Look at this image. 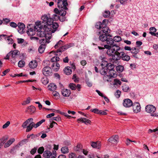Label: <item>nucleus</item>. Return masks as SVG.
<instances>
[{
	"mask_svg": "<svg viewBox=\"0 0 158 158\" xmlns=\"http://www.w3.org/2000/svg\"><path fill=\"white\" fill-rule=\"evenodd\" d=\"M107 55L111 56L113 60H118L121 58L124 61H128L130 59V56L126 55L119 46H114L112 49H109Z\"/></svg>",
	"mask_w": 158,
	"mask_h": 158,
	"instance_id": "f257e3e1",
	"label": "nucleus"
},
{
	"mask_svg": "<svg viewBox=\"0 0 158 158\" xmlns=\"http://www.w3.org/2000/svg\"><path fill=\"white\" fill-rule=\"evenodd\" d=\"M111 36H108L107 39L106 41V43L107 44H105L104 45V47H101L100 46L98 47V49L100 50H103L105 48L107 49L106 52L107 54V52L109 49H111L112 47L114 46H118L116 45L115 44H114V41L113 39L111 38Z\"/></svg>",
	"mask_w": 158,
	"mask_h": 158,
	"instance_id": "f03ea898",
	"label": "nucleus"
},
{
	"mask_svg": "<svg viewBox=\"0 0 158 158\" xmlns=\"http://www.w3.org/2000/svg\"><path fill=\"white\" fill-rule=\"evenodd\" d=\"M47 30V31H41V30L36 32L37 35L40 37H45V40L49 41L51 38V32L48 31V27L44 28V30Z\"/></svg>",
	"mask_w": 158,
	"mask_h": 158,
	"instance_id": "7ed1b4c3",
	"label": "nucleus"
},
{
	"mask_svg": "<svg viewBox=\"0 0 158 158\" xmlns=\"http://www.w3.org/2000/svg\"><path fill=\"white\" fill-rule=\"evenodd\" d=\"M33 123V119L32 118H30L23 123L22 127L23 128L27 127L26 131L29 132L34 127Z\"/></svg>",
	"mask_w": 158,
	"mask_h": 158,
	"instance_id": "20e7f679",
	"label": "nucleus"
},
{
	"mask_svg": "<svg viewBox=\"0 0 158 158\" xmlns=\"http://www.w3.org/2000/svg\"><path fill=\"white\" fill-rule=\"evenodd\" d=\"M74 46V43H71L66 44L64 46H62L59 48L57 50L56 52L57 53H61L65 50H67V49L73 47ZM60 53H59V54H56V55L57 56L60 55Z\"/></svg>",
	"mask_w": 158,
	"mask_h": 158,
	"instance_id": "39448f33",
	"label": "nucleus"
},
{
	"mask_svg": "<svg viewBox=\"0 0 158 158\" xmlns=\"http://www.w3.org/2000/svg\"><path fill=\"white\" fill-rule=\"evenodd\" d=\"M40 42L41 45L39 48V52L40 53H42L44 52V50L45 48V44L46 43H49L50 41H48L43 38L40 40Z\"/></svg>",
	"mask_w": 158,
	"mask_h": 158,
	"instance_id": "423d86ee",
	"label": "nucleus"
},
{
	"mask_svg": "<svg viewBox=\"0 0 158 158\" xmlns=\"http://www.w3.org/2000/svg\"><path fill=\"white\" fill-rule=\"evenodd\" d=\"M42 20L44 22L47 23L48 26H49L53 23V19L50 18L49 15H44L41 17Z\"/></svg>",
	"mask_w": 158,
	"mask_h": 158,
	"instance_id": "0eeeda50",
	"label": "nucleus"
},
{
	"mask_svg": "<svg viewBox=\"0 0 158 158\" xmlns=\"http://www.w3.org/2000/svg\"><path fill=\"white\" fill-rule=\"evenodd\" d=\"M99 72L101 74L103 75H106L108 73V70L105 64L102 63L99 67Z\"/></svg>",
	"mask_w": 158,
	"mask_h": 158,
	"instance_id": "6e6552de",
	"label": "nucleus"
},
{
	"mask_svg": "<svg viewBox=\"0 0 158 158\" xmlns=\"http://www.w3.org/2000/svg\"><path fill=\"white\" fill-rule=\"evenodd\" d=\"M57 6L59 8H64L66 10L68 9L67 6L68 5V3L67 0H63L60 2H57Z\"/></svg>",
	"mask_w": 158,
	"mask_h": 158,
	"instance_id": "1a4fd4ad",
	"label": "nucleus"
},
{
	"mask_svg": "<svg viewBox=\"0 0 158 158\" xmlns=\"http://www.w3.org/2000/svg\"><path fill=\"white\" fill-rule=\"evenodd\" d=\"M156 110V107L152 105H148L145 107V111L148 113L150 114L153 113Z\"/></svg>",
	"mask_w": 158,
	"mask_h": 158,
	"instance_id": "9d476101",
	"label": "nucleus"
},
{
	"mask_svg": "<svg viewBox=\"0 0 158 158\" xmlns=\"http://www.w3.org/2000/svg\"><path fill=\"white\" fill-rule=\"evenodd\" d=\"M52 70L50 67L46 66L43 69V73L45 76H50L52 73Z\"/></svg>",
	"mask_w": 158,
	"mask_h": 158,
	"instance_id": "9b49d317",
	"label": "nucleus"
},
{
	"mask_svg": "<svg viewBox=\"0 0 158 158\" xmlns=\"http://www.w3.org/2000/svg\"><path fill=\"white\" fill-rule=\"evenodd\" d=\"M132 105L133 110L135 113H137L140 111L141 107L139 103L135 102Z\"/></svg>",
	"mask_w": 158,
	"mask_h": 158,
	"instance_id": "f8f14e48",
	"label": "nucleus"
},
{
	"mask_svg": "<svg viewBox=\"0 0 158 158\" xmlns=\"http://www.w3.org/2000/svg\"><path fill=\"white\" fill-rule=\"evenodd\" d=\"M133 104L132 102L129 99H126L123 100V105L126 107H130Z\"/></svg>",
	"mask_w": 158,
	"mask_h": 158,
	"instance_id": "ddd939ff",
	"label": "nucleus"
},
{
	"mask_svg": "<svg viewBox=\"0 0 158 158\" xmlns=\"http://www.w3.org/2000/svg\"><path fill=\"white\" fill-rule=\"evenodd\" d=\"M17 26L18 27V30L19 33L20 34L23 33L25 28V25L23 23H18Z\"/></svg>",
	"mask_w": 158,
	"mask_h": 158,
	"instance_id": "4468645a",
	"label": "nucleus"
},
{
	"mask_svg": "<svg viewBox=\"0 0 158 158\" xmlns=\"http://www.w3.org/2000/svg\"><path fill=\"white\" fill-rule=\"evenodd\" d=\"M108 141L112 143L116 144L118 141V136L117 135L110 137Z\"/></svg>",
	"mask_w": 158,
	"mask_h": 158,
	"instance_id": "2eb2a0df",
	"label": "nucleus"
},
{
	"mask_svg": "<svg viewBox=\"0 0 158 158\" xmlns=\"http://www.w3.org/2000/svg\"><path fill=\"white\" fill-rule=\"evenodd\" d=\"M62 95L64 97H69L71 94L70 90L66 89H62L61 91Z\"/></svg>",
	"mask_w": 158,
	"mask_h": 158,
	"instance_id": "dca6fc26",
	"label": "nucleus"
},
{
	"mask_svg": "<svg viewBox=\"0 0 158 158\" xmlns=\"http://www.w3.org/2000/svg\"><path fill=\"white\" fill-rule=\"evenodd\" d=\"M38 65V62L35 60L31 61L29 64V65L30 68L34 69L36 68Z\"/></svg>",
	"mask_w": 158,
	"mask_h": 158,
	"instance_id": "f3484780",
	"label": "nucleus"
},
{
	"mask_svg": "<svg viewBox=\"0 0 158 158\" xmlns=\"http://www.w3.org/2000/svg\"><path fill=\"white\" fill-rule=\"evenodd\" d=\"M108 36H111V35H110L103 34L100 35L99 36V39L100 40L102 41H105L107 39Z\"/></svg>",
	"mask_w": 158,
	"mask_h": 158,
	"instance_id": "a211bd4d",
	"label": "nucleus"
},
{
	"mask_svg": "<svg viewBox=\"0 0 158 158\" xmlns=\"http://www.w3.org/2000/svg\"><path fill=\"white\" fill-rule=\"evenodd\" d=\"M101 145V143L99 142H92L91 143V146L93 148L98 149L100 148Z\"/></svg>",
	"mask_w": 158,
	"mask_h": 158,
	"instance_id": "6ab92c4d",
	"label": "nucleus"
},
{
	"mask_svg": "<svg viewBox=\"0 0 158 158\" xmlns=\"http://www.w3.org/2000/svg\"><path fill=\"white\" fill-rule=\"evenodd\" d=\"M102 29V31L104 33L106 34L110 35L109 33L110 32V30L109 27L106 26L105 23Z\"/></svg>",
	"mask_w": 158,
	"mask_h": 158,
	"instance_id": "aec40b11",
	"label": "nucleus"
},
{
	"mask_svg": "<svg viewBox=\"0 0 158 158\" xmlns=\"http://www.w3.org/2000/svg\"><path fill=\"white\" fill-rule=\"evenodd\" d=\"M108 70L109 75L107 74V77H116L117 74L116 73V71H115L113 69H111Z\"/></svg>",
	"mask_w": 158,
	"mask_h": 158,
	"instance_id": "412c9836",
	"label": "nucleus"
},
{
	"mask_svg": "<svg viewBox=\"0 0 158 158\" xmlns=\"http://www.w3.org/2000/svg\"><path fill=\"white\" fill-rule=\"evenodd\" d=\"M52 69L55 71H57L60 68V64L57 62L54 63L51 66Z\"/></svg>",
	"mask_w": 158,
	"mask_h": 158,
	"instance_id": "4be33fe9",
	"label": "nucleus"
},
{
	"mask_svg": "<svg viewBox=\"0 0 158 158\" xmlns=\"http://www.w3.org/2000/svg\"><path fill=\"white\" fill-rule=\"evenodd\" d=\"M15 141V139L12 138L10 139L4 145V147L6 148L10 146Z\"/></svg>",
	"mask_w": 158,
	"mask_h": 158,
	"instance_id": "5701e85b",
	"label": "nucleus"
},
{
	"mask_svg": "<svg viewBox=\"0 0 158 158\" xmlns=\"http://www.w3.org/2000/svg\"><path fill=\"white\" fill-rule=\"evenodd\" d=\"M48 88L51 91H54L56 89L57 87L55 84L52 83L49 85Z\"/></svg>",
	"mask_w": 158,
	"mask_h": 158,
	"instance_id": "b1692460",
	"label": "nucleus"
},
{
	"mask_svg": "<svg viewBox=\"0 0 158 158\" xmlns=\"http://www.w3.org/2000/svg\"><path fill=\"white\" fill-rule=\"evenodd\" d=\"M52 155L50 151L46 150L43 152V156L45 158H50Z\"/></svg>",
	"mask_w": 158,
	"mask_h": 158,
	"instance_id": "393cba45",
	"label": "nucleus"
},
{
	"mask_svg": "<svg viewBox=\"0 0 158 158\" xmlns=\"http://www.w3.org/2000/svg\"><path fill=\"white\" fill-rule=\"evenodd\" d=\"M35 110V108L34 106H31L27 107L26 111L31 114L34 112Z\"/></svg>",
	"mask_w": 158,
	"mask_h": 158,
	"instance_id": "a878e982",
	"label": "nucleus"
},
{
	"mask_svg": "<svg viewBox=\"0 0 158 158\" xmlns=\"http://www.w3.org/2000/svg\"><path fill=\"white\" fill-rule=\"evenodd\" d=\"M105 20H103L102 21V23L101 22H98L96 23L95 25V27L97 29H101L102 28L103 25H104Z\"/></svg>",
	"mask_w": 158,
	"mask_h": 158,
	"instance_id": "bb28decb",
	"label": "nucleus"
},
{
	"mask_svg": "<svg viewBox=\"0 0 158 158\" xmlns=\"http://www.w3.org/2000/svg\"><path fill=\"white\" fill-rule=\"evenodd\" d=\"M19 52V51L16 50L13 51H11L10 52V53L11 54H10L11 57L16 58L18 56Z\"/></svg>",
	"mask_w": 158,
	"mask_h": 158,
	"instance_id": "cd10ccee",
	"label": "nucleus"
},
{
	"mask_svg": "<svg viewBox=\"0 0 158 158\" xmlns=\"http://www.w3.org/2000/svg\"><path fill=\"white\" fill-rule=\"evenodd\" d=\"M58 24L57 23H53L49 26H51L52 27V28L54 29L53 30H52L51 32L54 33L56 30V29L58 27Z\"/></svg>",
	"mask_w": 158,
	"mask_h": 158,
	"instance_id": "c85d7f7f",
	"label": "nucleus"
},
{
	"mask_svg": "<svg viewBox=\"0 0 158 158\" xmlns=\"http://www.w3.org/2000/svg\"><path fill=\"white\" fill-rule=\"evenodd\" d=\"M36 31L35 29L34 30L32 28H30L28 29L27 31V33L28 35L32 36L35 34Z\"/></svg>",
	"mask_w": 158,
	"mask_h": 158,
	"instance_id": "c756f323",
	"label": "nucleus"
},
{
	"mask_svg": "<svg viewBox=\"0 0 158 158\" xmlns=\"http://www.w3.org/2000/svg\"><path fill=\"white\" fill-rule=\"evenodd\" d=\"M122 90L124 92H127L130 90L129 86L126 84L123 85L122 86Z\"/></svg>",
	"mask_w": 158,
	"mask_h": 158,
	"instance_id": "7c9ffc66",
	"label": "nucleus"
},
{
	"mask_svg": "<svg viewBox=\"0 0 158 158\" xmlns=\"http://www.w3.org/2000/svg\"><path fill=\"white\" fill-rule=\"evenodd\" d=\"M45 121V120L44 119H43L39 122H38L36 124H35V123L33 122V125H34V127L35 128H37L38 127L40 126L42 123Z\"/></svg>",
	"mask_w": 158,
	"mask_h": 158,
	"instance_id": "2f4dec72",
	"label": "nucleus"
},
{
	"mask_svg": "<svg viewBox=\"0 0 158 158\" xmlns=\"http://www.w3.org/2000/svg\"><path fill=\"white\" fill-rule=\"evenodd\" d=\"M64 71L66 75H69L72 73V71L70 69V67H67L65 68L64 70Z\"/></svg>",
	"mask_w": 158,
	"mask_h": 158,
	"instance_id": "473e14b6",
	"label": "nucleus"
},
{
	"mask_svg": "<svg viewBox=\"0 0 158 158\" xmlns=\"http://www.w3.org/2000/svg\"><path fill=\"white\" fill-rule=\"evenodd\" d=\"M43 26L40 24H36L34 27L36 32L41 30Z\"/></svg>",
	"mask_w": 158,
	"mask_h": 158,
	"instance_id": "72a5a7b5",
	"label": "nucleus"
},
{
	"mask_svg": "<svg viewBox=\"0 0 158 158\" xmlns=\"http://www.w3.org/2000/svg\"><path fill=\"white\" fill-rule=\"evenodd\" d=\"M105 64L108 70L111 69H113L114 68V66L113 64L110 63L108 64L106 62Z\"/></svg>",
	"mask_w": 158,
	"mask_h": 158,
	"instance_id": "f704fd0d",
	"label": "nucleus"
},
{
	"mask_svg": "<svg viewBox=\"0 0 158 158\" xmlns=\"http://www.w3.org/2000/svg\"><path fill=\"white\" fill-rule=\"evenodd\" d=\"M61 151L62 153L65 154L69 152V150L67 147H64L61 148Z\"/></svg>",
	"mask_w": 158,
	"mask_h": 158,
	"instance_id": "c9c22d12",
	"label": "nucleus"
},
{
	"mask_svg": "<svg viewBox=\"0 0 158 158\" xmlns=\"http://www.w3.org/2000/svg\"><path fill=\"white\" fill-rule=\"evenodd\" d=\"M59 10V15L61 16H64L66 14V10H67L64 8H60Z\"/></svg>",
	"mask_w": 158,
	"mask_h": 158,
	"instance_id": "e433bc0d",
	"label": "nucleus"
},
{
	"mask_svg": "<svg viewBox=\"0 0 158 158\" xmlns=\"http://www.w3.org/2000/svg\"><path fill=\"white\" fill-rule=\"evenodd\" d=\"M150 32L149 33L153 36L154 35V34L156 31V29L154 27H151L149 29Z\"/></svg>",
	"mask_w": 158,
	"mask_h": 158,
	"instance_id": "4c0bfd02",
	"label": "nucleus"
},
{
	"mask_svg": "<svg viewBox=\"0 0 158 158\" xmlns=\"http://www.w3.org/2000/svg\"><path fill=\"white\" fill-rule=\"evenodd\" d=\"M59 15L58 14H54L53 15L52 17L53 20L58 21L60 19Z\"/></svg>",
	"mask_w": 158,
	"mask_h": 158,
	"instance_id": "58836bf2",
	"label": "nucleus"
},
{
	"mask_svg": "<svg viewBox=\"0 0 158 158\" xmlns=\"http://www.w3.org/2000/svg\"><path fill=\"white\" fill-rule=\"evenodd\" d=\"M116 69L117 71L119 73L123 71L124 67L123 66L119 65L116 66Z\"/></svg>",
	"mask_w": 158,
	"mask_h": 158,
	"instance_id": "ea45409f",
	"label": "nucleus"
},
{
	"mask_svg": "<svg viewBox=\"0 0 158 158\" xmlns=\"http://www.w3.org/2000/svg\"><path fill=\"white\" fill-rule=\"evenodd\" d=\"M113 84L114 85H120L121 84V82L119 80L115 79L114 80Z\"/></svg>",
	"mask_w": 158,
	"mask_h": 158,
	"instance_id": "a19ab883",
	"label": "nucleus"
},
{
	"mask_svg": "<svg viewBox=\"0 0 158 158\" xmlns=\"http://www.w3.org/2000/svg\"><path fill=\"white\" fill-rule=\"evenodd\" d=\"M25 65V62L23 60H20L18 63V66L20 68L23 67Z\"/></svg>",
	"mask_w": 158,
	"mask_h": 158,
	"instance_id": "79ce46f5",
	"label": "nucleus"
},
{
	"mask_svg": "<svg viewBox=\"0 0 158 158\" xmlns=\"http://www.w3.org/2000/svg\"><path fill=\"white\" fill-rule=\"evenodd\" d=\"M113 40L115 42H118L121 40V38L119 36H116L114 37Z\"/></svg>",
	"mask_w": 158,
	"mask_h": 158,
	"instance_id": "37998d69",
	"label": "nucleus"
},
{
	"mask_svg": "<svg viewBox=\"0 0 158 158\" xmlns=\"http://www.w3.org/2000/svg\"><path fill=\"white\" fill-rule=\"evenodd\" d=\"M60 58L57 56H54L52 58L51 61L52 62H54V63L56 62L59 61Z\"/></svg>",
	"mask_w": 158,
	"mask_h": 158,
	"instance_id": "c03bdc74",
	"label": "nucleus"
},
{
	"mask_svg": "<svg viewBox=\"0 0 158 158\" xmlns=\"http://www.w3.org/2000/svg\"><path fill=\"white\" fill-rule=\"evenodd\" d=\"M53 120H54L56 121H59L61 120V118L59 116H57V117H54L52 118L49 119V121L51 122L52 121H53Z\"/></svg>",
	"mask_w": 158,
	"mask_h": 158,
	"instance_id": "a18cd8bd",
	"label": "nucleus"
},
{
	"mask_svg": "<svg viewBox=\"0 0 158 158\" xmlns=\"http://www.w3.org/2000/svg\"><path fill=\"white\" fill-rule=\"evenodd\" d=\"M82 123H84L85 124L87 125L88 124H90L91 122L89 119H88L86 118H83Z\"/></svg>",
	"mask_w": 158,
	"mask_h": 158,
	"instance_id": "49530a36",
	"label": "nucleus"
},
{
	"mask_svg": "<svg viewBox=\"0 0 158 158\" xmlns=\"http://www.w3.org/2000/svg\"><path fill=\"white\" fill-rule=\"evenodd\" d=\"M63 45V42L61 40H59L57 43L55 45L54 47L55 48H57L58 47Z\"/></svg>",
	"mask_w": 158,
	"mask_h": 158,
	"instance_id": "de8ad7c7",
	"label": "nucleus"
},
{
	"mask_svg": "<svg viewBox=\"0 0 158 158\" xmlns=\"http://www.w3.org/2000/svg\"><path fill=\"white\" fill-rule=\"evenodd\" d=\"M41 82L44 85H46L48 82V81L46 77L43 78L41 80Z\"/></svg>",
	"mask_w": 158,
	"mask_h": 158,
	"instance_id": "09e8293b",
	"label": "nucleus"
},
{
	"mask_svg": "<svg viewBox=\"0 0 158 158\" xmlns=\"http://www.w3.org/2000/svg\"><path fill=\"white\" fill-rule=\"evenodd\" d=\"M121 94V92L119 90L116 91L114 94L115 96L117 98H118L120 97Z\"/></svg>",
	"mask_w": 158,
	"mask_h": 158,
	"instance_id": "8fccbe9b",
	"label": "nucleus"
},
{
	"mask_svg": "<svg viewBox=\"0 0 158 158\" xmlns=\"http://www.w3.org/2000/svg\"><path fill=\"white\" fill-rule=\"evenodd\" d=\"M139 50H137L135 48H132L131 50V52L134 54H137L139 52Z\"/></svg>",
	"mask_w": 158,
	"mask_h": 158,
	"instance_id": "3c124183",
	"label": "nucleus"
},
{
	"mask_svg": "<svg viewBox=\"0 0 158 158\" xmlns=\"http://www.w3.org/2000/svg\"><path fill=\"white\" fill-rule=\"evenodd\" d=\"M70 89L73 90H75L76 89V85L75 84L71 83L69 85Z\"/></svg>",
	"mask_w": 158,
	"mask_h": 158,
	"instance_id": "603ef678",
	"label": "nucleus"
},
{
	"mask_svg": "<svg viewBox=\"0 0 158 158\" xmlns=\"http://www.w3.org/2000/svg\"><path fill=\"white\" fill-rule=\"evenodd\" d=\"M44 151V148L43 147H40L37 150L38 152L40 154H42Z\"/></svg>",
	"mask_w": 158,
	"mask_h": 158,
	"instance_id": "864d4df0",
	"label": "nucleus"
},
{
	"mask_svg": "<svg viewBox=\"0 0 158 158\" xmlns=\"http://www.w3.org/2000/svg\"><path fill=\"white\" fill-rule=\"evenodd\" d=\"M5 139L2 138L0 139V149L2 146L3 144L5 143Z\"/></svg>",
	"mask_w": 158,
	"mask_h": 158,
	"instance_id": "5fc2aeb1",
	"label": "nucleus"
},
{
	"mask_svg": "<svg viewBox=\"0 0 158 158\" xmlns=\"http://www.w3.org/2000/svg\"><path fill=\"white\" fill-rule=\"evenodd\" d=\"M110 12L109 11H105V12L103 14V15L104 16V17L106 18V17H109L110 16Z\"/></svg>",
	"mask_w": 158,
	"mask_h": 158,
	"instance_id": "6e6d98bb",
	"label": "nucleus"
},
{
	"mask_svg": "<svg viewBox=\"0 0 158 158\" xmlns=\"http://www.w3.org/2000/svg\"><path fill=\"white\" fill-rule=\"evenodd\" d=\"M10 25L11 27L13 28H16L17 26V25L16 23L13 22H12L10 23Z\"/></svg>",
	"mask_w": 158,
	"mask_h": 158,
	"instance_id": "4d7b16f0",
	"label": "nucleus"
},
{
	"mask_svg": "<svg viewBox=\"0 0 158 158\" xmlns=\"http://www.w3.org/2000/svg\"><path fill=\"white\" fill-rule=\"evenodd\" d=\"M10 121H8L6 122V123L4 124L2 126V128L5 129L10 124Z\"/></svg>",
	"mask_w": 158,
	"mask_h": 158,
	"instance_id": "13d9d810",
	"label": "nucleus"
},
{
	"mask_svg": "<svg viewBox=\"0 0 158 158\" xmlns=\"http://www.w3.org/2000/svg\"><path fill=\"white\" fill-rule=\"evenodd\" d=\"M57 124L56 122L54 121H52L51 122L49 127L50 128H52L54 126H57Z\"/></svg>",
	"mask_w": 158,
	"mask_h": 158,
	"instance_id": "bf43d9fd",
	"label": "nucleus"
},
{
	"mask_svg": "<svg viewBox=\"0 0 158 158\" xmlns=\"http://www.w3.org/2000/svg\"><path fill=\"white\" fill-rule=\"evenodd\" d=\"M72 79L75 82H77L79 81V79L77 78L76 74L73 75Z\"/></svg>",
	"mask_w": 158,
	"mask_h": 158,
	"instance_id": "052dcab7",
	"label": "nucleus"
},
{
	"mask_svg": "<svg viewBox=\"0 0 158 158\" xmlns=\"http://www.w3.org/2000/svg\"><path fill=\"white\" fill-rule=\"evenodd\" d=\"M69 158H76L77 157L75 154L72 152L69 154Z\"/></svg>",
	"mask_w": 158,
	"mask_h": 158,
	"instance_id": "680f3d73",
	"label": "nucleus"
},
{
	"mask_svg": "<svg viewBox=\"0 0 158 158\" xmlns=\"http://www.w3.org/2000/svg\"><path fill=\"white\" fill-rule=\"evenodd\" d=\"M37 149V147H35L34 148L31 150L30 152L31 153L32 155L34 154L36 152Z\"/></svg>",
	"mask_w": 158,
	"mask_h": 158,
	"instance_id": "e2e57ef3",
	"label": "nucleus"
},
{
	"mask_svg": "<svg viewBox=\"0 0 158 158\" xmlns=\"http://www.w3.org/2000/svg\"><path fill=\"white\" fill-rule=\"evenodd\" d=\"M3 21L4 22V24H7V23L10 22V20L9 19L7 18H5L3 19Z\"/></svg>",
	"mask_w": 158,
	"mask_h": 158,
	"instance_id": "0e129e2a",
	"label": "nucleus"
},
{
	"mask_svg": "<svg viewBox=\"0 0 158 158\" xmlns=\"http://www.w3.org/2000/svg\"><path fill=\"white\" fill-rule=\"evenodd\" d=\"M16 58H15L10 57V61L11 62L14 64H15L16 62Z\"/></svg>",
	"mask_w": 158,
	"mask_h": 158,
	"instance_id": "69168bd1",
	"label": "nucleus"
},
{
	"mask_svg": "<svg viewBox=\"0 0 158 158\" xmlns=\"http://www.w3.org/2000/svg\"><path fill=\"white\" fill-rule=\"evenodd\" d=\"M158 127H157L155 129H153V130L150 129L148 130V133H151V132H157V130H158Z\"/></svg>",
	"mask_w": 158,
	"mask_h": 158,
	"instance_id": "338daca9",
	"label": "nucleus"
},
{
	"mask_svg": "<svg viewBox=\"0 0 158 158\" xmlns=\"http://www.w3.org/2000/svg\"><path fill=\"white\" fill-rule=\"evenodd\" d=\"M91 111L94 112L95 113L98 114L99 110L97 109H94L93 110H91Z\"/></svg>",
	"mask_w": 158,
	"mask_h": 158,
	"instance_id": "774afa93",
	"label": "nucleus"
}]
</instances>
